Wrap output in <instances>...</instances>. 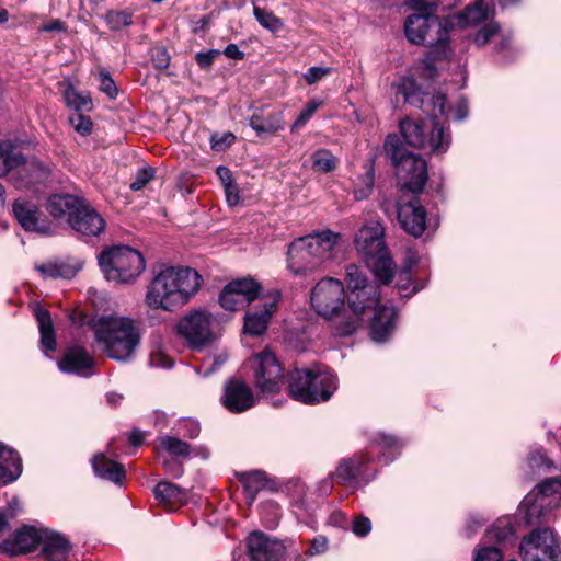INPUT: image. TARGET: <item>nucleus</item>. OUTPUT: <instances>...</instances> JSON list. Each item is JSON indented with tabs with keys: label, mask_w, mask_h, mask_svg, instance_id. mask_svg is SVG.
<instances>
[{
	"label": "nucleus",
	"mask_w": 561,
	"mask_h": 561,
	"mask_svg": "<svg viewBox=\"0 0 561 561\" xmlns=\"http://www.w3.org/2000/svg\"><path fill=\"white\" fill-rule=\"evenodd\" d=\"M346 285L350 290L348 306L352 316L347 317L345 323H340L337 333L350 335L359 325L360 316L367 309H375L371 321L370 334L375 342H385L394 328L396 310L392 307L380 306L378 288L367 283V278L358 266L351 264L346 267Z\"/></svg>",
	"instance_id": "1"
},
{
	"label": "nucleus",
	"mask_w": 561,
	"mask_h": 561,
	"mask_svg": "<svg viewBox=\"0 0 561 561\" xmlns=\"http://www.w3.org/2000/svg\"><path fill=\"white\" fill-rule=\"evenodd\" d=\"M199 287L201 275L195 270L167 267L149 284L145 301L152 309L174 311L187 304Z\"/></svg>",
	"instance_id": "2"
},
{
	"label": "nucleus",
	"mask_w": 561,
	"mask_h": 561,
	"mask_svg": "<svg viewBox=\"0 0 561 561\" xmlns=\"http://www.w3.org/2000/svg\"><path fill=\"white\" fill-rule=\"evenodd\" d=\"M99 350L108 358L127 363L135 357L141 334L135 320L128 317L107 316L91 324Z\"/></svg>",
	"instance_id": "3"
},
{
	"label": "nucleus",
	"mask_w": 561,
	"mask_h": 561,
	"mask_svg": "<svg viewBox=\"0 0 561 561\" xmlns=\"http://www.w3.org/2000/svg\"><path fill=\"white\" fill-rule=\"evenodd\" d=\"M453 1L450 0L446 7H450ZM410 4L415 13L408 16L404 23L408 39L415 45L427 44L430 47H436L431 54L445 56L448 30L451 24L435 14L443 2L440 0H410Z\"/></svg>",
	"instance_id": "4"
},
{
	"label": "nucleus",
	"mask_w": 561,
	"mask_h": 561,
	"mask_svg": "<svg viewBox=\"0 0 561 561\" xmlns=\"http://www.w3.org/2000/svg\"><path fill=\"white\" fill-rule=\"evenodd\" d=\"M433 116L413 121L410 118L400 122V131L407 145L427 151L433 154L445 153L450 146V135L437 121V115L445 114L446 95L437 93L432 98Z\"/></svg>",
	"instance_id": "5"
},
{
	"label": "nucleus",
	"mask_w": 561,
	"mask_h": 561,
	"mask_svg": "<svg viewBox=\"0 0 561 561\" xmlns=\"http://www.w3.org/2000/svg\"><path fill=\"white\" fill-rule=\"evenodd\" d=\"M339 239L340 236L330 230L296 239L288 248V268L295 275H307L319 270L333 259Z\"/></svg>",
	"instance_id": "6"
},
{
	"label": "nucleus",
	"mask_w": 561,
	"mask_h": 561,
	"mask_svg": "<svg viewBox=\"0 0 561 561\" xmlns=\"http://www.w3.org/2000/svg\"><path fill=\"white\" fill-rule=\"evenodd\" d=\"M355 248L376 278L387 285L392 280L396 264L385 242V228L377 220L365 224L355 236Z\"/></svg>",
	"instance_id": "7"
},
{
	"label": "nucleus",
	"mask_w": 561,
	"mask_h": 561,
	"mask_svg": "<svg viewBox=\"0 0 561 561\" xmlns=\"http://www.w3.org/2000/svg\"><path fill=\"white\" fill-rule=\"evenodd\" d=\"M391 159L398 184L403 190L420 193L428 179L427 163L420 156L410 152L397 135H388L383 145Z\"/></svg>",
	"instance_id": "8"
},
{
	"label": "nucleus",
	"mask_w": 561,
	"mask_h": 561,
	"mask_svg": "<svg viewBox=\"0 0 561 561\" xmlns=\"http://www.w3.org/2000/svg\"><path fill=\"white\" fill-rule=\"evenodd\" d=\"M336 390V378L328 371L294 369L288 375L289 396L305 404L328 401Z\"/></svg>",
	"instance_id": "9"
},
{
	"label": "nucleus",
	"mask_w": 561,
	"mask_h": 561,
	"mask_svg": "<svg viewBox=\"0 0 561 561\" xmlns=\"http://www.w3.org/2000/svg\"><path fill=\"white\" fill-rule=\"evenodd\" d=\"M100 267L108 280L129 283L145 270L142 254L126 245H116L99 255Z\"/></svg>",
	"instance_id": "10"
},
{
	"label": "nucleus",
	"mask_w": 561,
	"mask_h": 561,
	"mask_svg": "<svg viewBox=\"0 0 561 561\" xmlns=\"http://www.w3.org/2000/svg\"><path fill=\"white\" fill-rule=\"evenodd\" d=\"M312 308L325 319H335L336 328L343 320L344 311V287L342 282L333 277H324L311 290L310 296Z\"/></svg>",
	"instance_id": "11"
},
{
	"label": "nucleus",
	"mask_w": 561,
	"mask_h": 561,
	"mask_svg": "<svg viewBox=\"0 0 561 561\" xmlns=\"http://www.w3.org/2000/svg\"><path fill=\"white\" fill-rule=\"evenodd\" d=\"M522 561H557L558 546L549 528H538L524 537L519 545Z\"/></svg>",
	"instance_id": "12"
},
{
	"label": "nucleus",
	"mask_w": 561,
	"mask_h": 561,
	"mask_svg": "<svg viewBox=\"0 0 561 561\" xmlns=\"http://www.w3.org/2000/svg\"><path fill=\"white\" fill-rule=\"evenodd\" d=\"M178 333L187 341L191 347L201 350L211 343V314L206 311H194L183 317L178 325Z\"/></svg>",
	"instance_id": "13"
},
{
	"label": "nucleus",
	"mask_w": 561,
	"mask_h": 561,
	"mask_svg": "<svg viewBox=\"0 0 561 561\" xmlns=\"http://www.w3.org/2000/svg\"><path fill=\"white\" fill-rule=\"evenodd\" d=\"M255 387L262 393H276L280 389L283 368L275 354L265 350L256 356Z\"/></svg>",
	"instance_id": "14"
},
{
	"label": "nucleus",
	"mask_w": 561,
	"mask_h": 561,
	"mask_svg": "<svg viewBox=\"0 0 561 561\" xmlns=\"http://www.w3.org/2000/svg\"><path fill=\"white\" fill-rule=\"evenodd\" d=\"M426 209L419 198L402 196L397 203V218L401 228L409 234L417 238L426 228Z\"/></svg>",
	"instance_id": "15"
},
{
	"label": "nucleus",
	"mask_w": 561,
	"mask_h": 561,
	"mask_svg": "<svg viewBox=\"0 0 561 561\" xmlns=\"http://www.w3.org/2000/svg\"><path fill=\"white\" fill-rule=\"evenodd\" d=\"M16 160L8 171L10 181L16 187H26L35 183L45 181L49 175V169L39 161L32 159L25 160L23 156L12 153Z\"/></svg>",
	"instance_id": "16"
},
{
	"label": "nucleus",
	"mask_w": 561,
	"mask_h": 561,
	"mask_svg": "<svg viewBox=\"0 0 561 561\" xmlns=\"http://www.w3.org/2000/svg\"><path fill=\"white\" fill-rule=\"evenodd\" d=\"M560 499V493H527L520 504L526 523L535 525L546 522Z\"/></svg>",
	"instance_id": "17"
},
{
	"label": "nucleus",
	"mask_w": 561,
	"mask_h": 561,
	"mask_svg": "<svg viewBox=\"0 0 561 561\" xmlns=\"http://www.w3.org/2000/svg\"><path fill=\"white\" fill-rule=\"evenodd\" d=\"M69 225L80 238L89 239L100 236L104 231L106 222L94 208L81 201L71 214Z\"/></svg>",
	"instance_id": "18"
},
{
	"label": "nucleus",
	"mask_w": 561,
	"mask_h": 561,
	"mask_svg": "<svg viewBox=\"0 0 561 561\" xmlns=\"http://www.w3.org/2000/svg\"><path fill=\"white\" fill-rule=\"evenodd\" d=\"M284 553L283 542L262 531H254L247 538V554L251 561H279Z\"/></svg>",
	"instance_id": "19"
},
{
	"label": "nucleus",
	"mask_w": 561,
	"mask_h": 561,
	"mask_svg": "<svg viewBox=\"0 0 561 561\" xmlns=\"http://www.w3.org/2000/svg\"><path fill=\"white\" fill-rule=\"evenodd\" d=\"M221 403L231 413H242L255 404V398L243 380L231 378L224 386Z\"/></svg>",
	"instance_id": "20"
},
{
	"label": "nucleus",
	"mask_w": 561,
	"mask_h": 561,
	"mask_svg": "<svg viewBox=\"0 0 561 561\" xmlns=\"http://www.w3.org/2000/svg\"><path fill=\"white\" fill-rule=\"evenodd\" d=\"M94 358L81 346H73L66 351L58 363L61 371L76 374L82 377L92 376Z\"/></svg>",
	"instance_id": "21"
},
{
	"label": "nucleus",
	"mask_w": 561,
	"mask_h": 561,
	"mask_svg": "<svg viewBox=\"0 0 561 561\" xmlns=\"http://www.w3.org/2000/svg\"><path fill=\"white\" fill-rule=\"evenodd\" d=\"M42 534L43 529H37L32 526H23L12 538L7 539L2 543V547L12 556L31 552L41 543Z\"/></svg>",
	"instance_id": "22"
},
{
	"label": "nucleus",
	"mask_w": 561,
	"mask_h": 561,
	"mask_svg": "<svg viewBox=\"0 0 561 561\" xmlns=\"http://www.w3.org/2000/svg\"><path fill=\"white\" fill-rule=\"evenodd\" d=\"M13 214L25 230L44 234L49 232V226L41 218V213L34 203L21 199L15 201Z\"/></svg>",
	"instance_id": "23"
},
{
	"label": "nucleus",
	"mask_w": 561,
	"mask_h": 561,
	"mask_svg": "<svg viewBox=\"0 0 561 561\" xmlns=\"http://www.w3.org/2000/svg\"><path fill=\"white\" fill-rule=\"evenodd\" d=\"M42 556L47 561H67L71 549V543L64 535L43 529L42 534Z\"/></svg>",
	"instance_id": "24"
},
{
	"label": "nucleus",
	"mask_w": 561,
	"mask_h": 561,
	"mask_svg": "<svg viewBox=\"0 0 561 561\" xmlns=\"http://www.w3.org/2000/svg\"><path fill=\"white\" fill-rule=\"evenodd\" d=\"M368 459L363 455H356L353 458L344 459L334 472V478L341 485L353 486L354 480H368L373 478L364 467Z\"/></svg>",
	"instance_id": "25"
},
{
	"label": "nucleus",
	"mask_w": 561,
	"mask_h": 561,
	"mask_svg": "<svg viewBox=\"0 0 561 561\" xmlns=\"http://www.w3.org/2000/svg\"><path fill=\"white\" fill-rule=\"evenodd\" d=\"M279 294L271 301H265L260 311L248 312L244 317L243 331L250 335H261L267 328L270 319L276 309Z\"/></svg>",
	"instance_id": "26"
},
{
	"label": "nucleus",
	"mask_w": 561,
	"mask_h": 561,
	"mask_svg": "<svg viewBox=\"0 0 561 561\" xmlns=\"http://www.w3.org/2000/svg\"><path fill=\"white\" fill-rule=\"evenodd\" d=\"M22 473L19 454L0 443V485L15 481Z\"/></svg>",
	"instance_id": "27"
},
{
	"label": "nucleus",
	"mask_w": 561,
	"mask_h": 561,
	"mask_svg": "<svg viewBox=\"0 0 561 561\" xmlns=\"http://www.w3.org/2000/svg\"><path fill=\"white\" fill-rule=\"evenodd\" d=\"M91 463L93 471L98 477L122 486L121 482L125 477V470L122 465L106 458L103 454L94 455Z\"/></svg>",
	"instance_id": "28"
},
{
	"label": "nucleus",
	"mask_w": 561,
	"mask_h": 561,
	"mask_svg": "<svg viewBox=\"0 0 561 561\" xmlns=\"http://www.w3.org/2000/svg\"><path fill=\"white\" fill-rule=\"evenodd\" d=\"M249 124L259 137L274 135L284 127L282 113L279 112L270 113L266 116L255 112L250 117Z\"/></svg>",
	"instance_id": "29"
},
{
	"label": "nucleus",
	"mask_w": 561,
	"mask_h": 561,
	"mask_svg": "<svg viewBox=\"0 0 561 561\" xmlns=\"http://www.w3.org/2000/svg\"><path fill=\"white\" fill-rule=\"evenodd\" d=\"M33 312L38 323L42 346L46 351H55L56 339L49 311L44 307L36 305Z\"/></svg>",
	"instance_id": "30"
},
{
	"label": "nucleus",
	"mask_w": 561,
	"mask_h": 561,
	"mask_svg": "<svg viewBox=\"0 0 561 561\" xmlns=\"http://www.w3.org/2000/svg\"><path fill=\"white\" fill-rule=\"evenodd\" d=\"M244 491H277L278 482L264 471L255 470L238 474Z\"/></svg>",
	"instance_id": "31"
},
{
	"label": "nucleus",
	"mask_w": 561,
	"mask_h": 561,
	"mask_svg": "<svg viewBox=\"0 0 561 561\" xmlns=\"http://www.w3.org/2000/svg\"><path fill=\"white\" fill-rule=\"evenodd\" d=\"M82 265L79 262L69 263L64 261L49 262L42 264L36 270L48 278H66L70 279L77 275Z\"/></svg>",
	"instance_id": "32"
},
{
	"label": "nucleus",
	"mask_w": 561,
	"mask_h": 561,
	"mask_svg": "<svg viewBox=\"0 0 561 561\" xmlns=\"http://www.w3.org/2000/svg\"><path fill=\"white\" fill-rule=\"evenodd\" d=\"M81 199L73 195H54L48 199L47 210L54 218H61L68 216V224L71 219V214L77 209Z\"/></svg>",
	"instance_id": "33"
},
{
	"label": "nucleus",
	"mask_w": 561,
	"mask_h": 561,
	"mask_svg": "<svg viewBox=\"0 0 561 561\" xmlns=\"http://www.w3.org/2000/svg\"><path fill=\"white\" fill-rule=\"evenodd\" d=\"M490 3L484 0H476L466 7L459 14L460 23L465 25H477L486 21L490 16Z\"/></svg>",
	"instance_id": "34"
},
{
	"label": "nucleus",
	"mask_w": 561,
	"mask_h": 561,
	"mask_svg": "<svg viewBox=\"0 0 561 561\" xmlns=\"http://www.w3.org/2000/svg\"><path fill=\"white\" fill-rule=\"evenodd\" d=\"M229 289L233 290L236 295L241 296V299L248 305L254 301L261 291V285L252 277H244L236 279L227 284Z\"/></svg>",
	"instance_id": "35"
},
{
	"label": "nucleus",
	"mask_w": 561,
	"mask_h": 561,
	"mask_svg": "<svg viewBox=\"0 0 561 561\" xmlns=\"http://www.w3.org/2000/svg\"><path fill=\"white\" fill-rule=\"evenodd\" d=\"M190 502L187 493H153L151 506H158L165 512H175Z\"/></svg>",
	"instance_id": "36"
},
{
	"label": "nucleus",
	"mask_w": 561,
	"mask_h": 561,
	"mask_svg": "<svg viewBox=\"0 0 561 561\" xmlns=\"http://www.w3.org/2000/svg\"><path fill=\"white\" fill-rule=\"evenodd\" d=\"M64 99L66 104L72 108L75 113L92 108V99L90 94L88 92H79L71 85L65 90Z\"/></svg>",
	"instance_id": "37"
},
{
	"label": "nucleus",
	"mask_w": 561,
	"mask_h": 561,
	"mask_svg": "<svg viewBox=\"0 0 561 561\" xmlns=\"http://www.w3.org/2000/svg\"><path fill=\"white\" fill-rule=\"evenodd\" d=\"M253 14L260 25L272 33H277L283 30L284 23L282 19L277 18L272 11L260 8L252 1Z\"/></svg>",
	"instance_id": "38"
},
{
	"label": "nucleus",
	"mask_w": 561,
	"mask_h": 561,
	"mask_svg": "<svg viewBox=\"0 0 561 561\" xmlns=\"http://www.w3.org/2000/svg\"><path fill=\"white\" fill-rule=\"evenodd\" d=\"M160 446L171 456L188 458L192 454L191 445L174 436L159 438Z\"/></svg>",
	"instance_id": "39"
},
{
	"label": "nucleus",
	"mask_w": 561,
	"mask_h": 561,
	"mask_svg": "<svg viewBox=\"0 0 561 561\" xmlns=\"http://www.w3.org/2000/svg\"><path fill=\"white\" fill-rule=\"evenodd\" d=\"M312 170L328 173L336 168L337 159L327 149H318L311 156Z\"/></svg>",
	"instance_id": "40"
},
{
	"label": "nucleus",
	"mask_w": 561,
	"mask_h": 561,
	"mask_svg": "<svg viewBox=\"0 0 561 561\" xmlns=\"http://www.w3.org/2000/svg\"><path fill=\"white\" fill-rule=\"evenodd\" d=\"M489 540L499 543L511 542L514 538L513 526L507 520H497L486 534Z\"/></svg>",
	"instance_id": "41"
},
{
	"label": "nucleus",
	"mask_w": 561,
	"mask_h": 561,
	"mask_svg": "<svg viewBox=\"0 0 561 561\" xmlns=\"http://www.w3.org/2000/svg\"><path fill=\"white\" fill-rule=\"evenodd\" d=\"M11 156L10 146L8 144H0V176L7 175L8 171L12 168L13 162L16 160ZM4 188L0 184V207L4 206Z\"/></svg>",
	"instance_id": "42"
},
{
	"label": "nucleus",
	"mask_w": 561,
	"mask_h": 561,
	"mask_svg": "<svg viewBox=\"0 0 561 561\" xmlns=\"http://www.w3.org/2000/svg\"><path fill=\"white\" fill-rule=\"evenodd\" d=\"M22 512V504L18 496H13L4 510H0V535L9 528L10 519L15 518Z\"/></svg>",
	"instance_id": "43"
},
{
	"label": "nucleus",
	"mask_w": 561,
	"mask_h": 561,
	"mask_svg": "<svg viewBox=\"0 0 561 561\" xmlns=\"http://www.w3.org/2000/svg\"><path fill=\"white\" fill-rule=\"evenodd\" d=\"M500 32V24L495 21H490L473 35V43L479 46H485L490 39Z\"/></svg>",
	"instance_id": "44"
},
{
	"label": "nucleus",
	"mask_w": 561,
	"mask_h": 561,
	"mask_svg": "<svg viewBox=\"0 0 561 561\" xmlns=\"http://www.w3.org/2000/svg\"><path fill=\"white\" fill-rule=\"evenodd\" d=\"M69 124L81 136H89L93 129V123L91 118L81 112L72 113L69 116Z\"/></svg>",
	"instance_id": "45"
},
{
	"label": "nucleus",
	"mask_w": 561,
	"mask_h": 561,
	"mask_svg": "<svg viewBox=\"0 0 561 561\" xmlns=\"http://www.w3.org/2000/svg\"><path fill=\"white\" fill-rule=\"evenodd\" d=\"M219 304L222 308L226 310H237L241 308L242 306L247 305L242 299L241 296L236 295V293L226 285L219 296Z\"/></svg>",
	"instance_id": "46"
},
{
	"label": "nucleus",
	"mask_w": 561,
	"mask_h": 561,
	"mask_svg": "<svg viewBox=\"0 0 561 561\" xmlns=\"http://www.w3.org/2000/svg\"><path fill=\"white\" fill-rule=\"evenodd\" d=\"M375 176H374V170L373 168H369V170L366 172V174L362 178L360 183L356 185L354 188V196L357 201H362L367 198L374 187Z\"/></svg>",
	"instance_id": "47"
},
{
	"label": "nucleus",
	"mask_w": 561,
	"mask_h": 561,
	"mask_svg": "<svg viewBox=\"0 0 561 561\" xmlns=\"http://www.w3.org/2000/svg\"><path fill=\"white\" fill-rule=\"evenodd\" d=\"M156 175V169L152 167H145L137 171L135 179L130 182L129 187L131 191L142 190Z\"/></svg>",
	"instance_id": "48"
},
{
	"label": "nucleus",
	"mask_w": 561,
	"mask_h": 561,
	"mask_svg": "<svg viewBox=\"0 0 561 561\" xmlns=\"http://www.w3.org/2000/svg\"><path fill=\"white\" fill-rule=\"evenodd\" d=\"M105 20L107 25L114 31H118L124 26H129L133 23L131 14L121 11L108 12Z\"/></svg>",
	"instance_id": "49"
},
{
	"label": "nucleus",
	"mask_w": 561,
	"mask_h": 561,
	"mask_svg": "<svg viewBox=\"0 0 561 561\" xmlns=\"http://www.w3.org/2000/svg\"><path fill=\"white\" fill-rule=\"evenodd\" d=\"M398 89L399 92L403 95L405 102L411 104L423 102V100L419 98V93L416 92L415 82L413 79L404 78Z\"/></svg>",
	"instance_id": "50"
},
{
	"label": "nucleus",
	"mask_w": 561,
	"mask_h": 561,
	"mask_svg": "<svg viewBox=\"0 0 561 561\" xmlns=\"http://www.w3.org/2000/svg\"><path fill=\"white\" fill-rule=\"evenodd\" d=\"M320 102L316 100L309 101L306 106L302 108L296 121L294 122L291 126V131H295L296 129L302 127L316 113V111L320 106Z\"/></svg>",
	"instance_id": "51"
},
{
	"label": "nucleus",
	"mask_w": 561,
	"mask_h": 561,
	"mask_svg": "<svg viewBox=\"0 0 561 561\" xmlns=\"http://www.w3.org/2000/svg\"><path fill=\"white\" fill-rule=\"evenodd\" d=\"M99 81L100 90L104 92L110 99H115L117 96V87L107 71L101 70L99 72Z\"/></svg>",
	"instance_id": "52"
},
{
	"label": "nucleus",
	"mask_w": 561,
	"mask_h": 561,
	"mask_svg": "<svg viewBox=\"0 0 561 561\" xmlns=\"http://www.w3.org/2000/svg\"><path fill=\"white\" fill-rule=\"evenodd\" d=\"M503 554L499 548L484 547L477 551L473 561H501Z\"/></svg>",
	"instance_id": "53"
},
{
	"label": "nucleus",
	"mask_w": 561,
	"mask_h": 561,
	"mask_svg": "<svg viewBox=\"0 0 561 561\" xmlns=\"http://www.w3.org/2000/svg\"><path fill=\"white\" fill-rule=\"evenodd\" d=\"M151 60L157 69L163 70L170 64V56L164 47H156L152 50Z\"/></svg>",
	"instance_id": "54"
},
{
	"label": "nucleus",
	"mask_w": 561,
	"mask_h": 561,
	"mask_svg": "<svg viewBox=\"0 0 561 561\" xmlns=\"http://www.w3.org/2000/svg\"><path fill=\"white\" fill-rule=\"evenodd\" d=\"M329 73V67H311L304 75V79L308 84H314Z\"/></svg>",
	"instance_id": "55"
},
{
	"label": "nucleus",
	"mask_w": 561,
	"mask_h": 561,
	"mask_svg": "<svg viewBox=\"0 0 561 561\" xmlns=\"http://www.w3.org/2000/svg\"><path fill=\"white\" fill-rule=\"evenodd\" d=\"M236 137L231 133H226L222 136H213L210 139L211 148L216 151H222L226 148L230 147Z\"/></svg>",
	"instance_id": "56"
},
{
	"label": "nucleus",
	"mask_w": 561,
	"mask_h": 561,
	"mask_svg": "<svg viewBox=\"0 0 561 561\" xmlns=\"http://www.w3.org/2000/svg\"><path fill=\"white\" fill-rule=\"evenodd\" d=\"M371 530V523L369 518L358 516L353 522V531L355 535L364 537Z\"/></svg>",
	"instance_id": "57"
},
{
	"label": "nucleus",
	"mask_w": 561,
	"mask_h": 561,
	"mask_svg": "<svg viewBox=\"0 0 561 561\" xmlns=\"http://www.w3.org/2000/svg\"><path fill=\"white\" fill-rule=\"evenodd\" d=\"M561 490V477H553L542 480L536 485V491H560Z\"/></svg>",
	"instance_id": "58"
},
{
	"label": "nucleus",
	"mask_w": 561,
	"mask_h": 561,
	"mask_svg": "<svg viewBox=\"0 0 561 561\" xmlns=\"http://www.w3.org/2000/svg\"><path fill=\"white\" fill-rule=\"evenodd\" d=\"M528 465L531 469L550 466L546 454L542 450H536L528 457Z\"/></svg>",
	"instance_id": "59"
},
{
	"label": "nucleus",
	"mask_w": 561,
	"mask_h": 561,
	"mask_svg": "<svg viewBox=\"0 0 561 561\" xmlns=\"http://www.w3.org/2000/svg\"><path fill=\"white\" fill-rule=\"evenodd\" d=\"M219 50L211 49L207 53H198L196 55V61L202 68H208L213 62L215 57L219 56Z\"/></svg>",
	"instance_id": "60"
},
{
	"label": "nucleus",
	"mask_w": 561,
	"mask_h": 561,
	"mask_svg": "<svg viewBox=\"0 0 561 561\" xmlns=\"http://www.w3.org/2000/svg\"><path fill=\"white\" fill-rule=\"evenodd\" d=\"M184 435L191 439L198 436L201 428L199 424L193 420H185L181 423Z\"/></svg>",
	"instance_id": "61"
},
{
	"label": "nucleus",
	"mask_w": 561,
	"mask_h": 561,
	"mask_svg": "<svg viewBox=\"0 0 561 561\" xmlns=\"http://www.w3.org/2000/svg\"><path fill=\"white\" fill-rule=\"evenodd\" d=\"M225 188V194H226V201L228 203L229 206H234L239 203V188L238 186L236 185V183H231L227 186L224 187Z\"/></svg>",
	"instance_id": "62"
},
{
	"label": "nucleus",
	"mask_w": 561,
	"mask_h": 561,
	"mask_svg": "<svg viewBox=\"0 0 561 561\" xmlns=\"http://www.w3.org/2000/svg\"><path fill=\"white\" fill-rule=\"evenodd\" d=\"M216 173L224 187L233 183L232 173L229 168L225 165H219L216 170Z\"/></svg>",
	"instance_id": "63"
},
{
	"label": "nucleus",
	"mask_w": 561,
	"mask_h": 561,
	"mask_svg": "<svg viewBox=\"0 0 561 561\" xmlns=\"http://www.w3.org/2000/svg\"><path fill=\"white\" fill-rule=\"evenodd\" d=\"M224 54L226 57L234 59V60H242L244 58V53L239 49V47L236 44H229L224 50Z\"/></svg>",
	"instance_id": "64"
}]
</instances>
